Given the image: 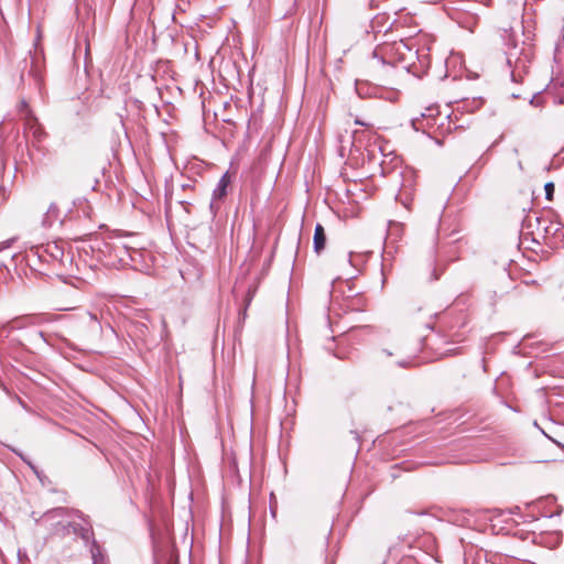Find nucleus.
I'll return each instance as SVG.
<instances>
[{
	"mask_svg": "<svg viewBox=\"0 0 564 564\" xmlns=\"http://www.w3.org/2000/svg\"><path fill=\"white\" fill-rule=\"evenodd\" d=\"M70 533L80 536L83 540L88 541L93 535L90 528L77 523L70 519Z\"/></svg>",
	"mask_w": 564,
	"mask_h": 564,
	"instance_id": "nucleus-8",
	"label": "nucleus"
},
{
	"mask_svg": "<svg viewBox=\"0 0 564 564\" xmlns=\"http://www.w3.org/2000/svg\"><path fill=\"white\" fill-rule=\"evenodd\" d=\"M10 247V241L7 240V241H3L0 243V251L6 249V248H9Z\"/></svg>",
	"mask_w": 564,
	"mask_h": 564,
	"instance_id": "nucleus-19",
	"label": "nucleus"
},
{
	"mask_svg": "<svg viewBox=\"0 0 564 564\" xmlns=\"http://www.w3.org/2000/svg\"><path fill=\"white\" fill-rule=\"evenodd\" d=\"M25 127L30 130L36 142H41L46 137V132L34 116H30V119L25 122Z\"/></svg>",
	"mask_w": 564,
	"mask_h": 564,
	"instance_id": "nucleus-5",
	"label": "nucleus"
},
{
	"mask_svg": "<svg viewBox=\"0 0 564 564\" xmlns=\"http://www.w3.org/2000/svg\"><path fill=\"white\" fill-rule=\"evenodd\" d=\"M494 558H491V561L495 563V564H509L511 558L509 556H494Z\"/></svg>",
	"mask_w": 564,
	"mask_h": 564,
	"instance_id": "nucleus-16",
	"label": "nucleus"
},
{
	"mask_svg": "<svg viewBox=\"0 0 564 564\" xmlns=\"http://www.w3.org/2000/svg\"><path fill=\"white\" fill-rule=\"evenodd\" d=\"M355 122H356L357 124H361V126H369L368 123H365V122H362V121H360V120H358V119H357Z\"/></svg>",
	"mask_w": 564,
	"mask_h": 564,
	"instance_id": "nucleus-21",
	"label": "nucleus"
},
{
	"mask_svg": "<svg viewBox=\"0 0 564 564\" xmlns=\"http://www.w3.org/2000/svg\"><path fill=\"white\" fill-rule=\"evenodd\" d=\"M19 111L21 113H24L23 119L25 120V122H28V119H30V116H33L31 110L29 109V106L25 100H21L20 106H19Z\"/></svg>",
	"mask_w": 564,
	"mask_h": 564,
	"instance_id": "nucleus-14",
	"label": "nucleus"
},
{
	"mask_svg": "<svg viewBox=\"0 0 564 564\" xmlns=\"http://www.w3.org/2000/svg\"><path fill=\"white\" fill-rule=\"evenodd\" d=\"M545 189V197L546 199L551 200L554 193V184L553 183H546L544 186Z\"/></svg>",
	"mask_w": 564,
	"mask_h": 564,
	"instance_id": "nucleus-15",
	"label": "nucleus"
},
{
	"mask_svg": "<svg viewBox=\"0 0 564 564\" xmlns=\"http://www.w3.org/2000/svg\"><path fill=\"white\" fill-rule=\"evenodd\" d=\"M401 202H402V204H403L406 208H410V203H409L408 198H406L405 200H402V199H401Z\"/></svg>",
	"mask_w": 564,
	"mask_h": 564,
	"instance_id": "nucleus-20",
	"label": "nucleus"
},
{
	"mask_svg": "<svg viewBox=\"0 0 564 564\" xmlns=\"http://www.w3.org/2000/svg\"><path fill=\"white\" fill-rule=\"evenodd\" d=\"M230 184V176L228 173H225L217 183L216 188L213 192V198L210 203V208H218V202L223 200L227 195V188Z\"/></svg>",
	"mask_w": 564,
	"mask_h": 564,
	"instance_id": "nucleus-3",
	"label": "nucleus"
},
{
	"mask_svg": "<svg viewBox=\"0 0 564 564\" xmlns=\"http://www.w3.org/2000/svg\"><path fill=\"white\" fill-rule=\"evenodd\" d=\"M314 251L319 254L326 245V234L324 227L319 224L316 225L313 237Z\"/></svg>",
	"mask_w": 564,
	"mask_h": 564,
	"instance_id": "nucleus-6",
	"label": "nucleus"
},
{
	"mask_svg": "<svg viewBox=\"0 0 564 564\" xmlns=\"http://www.w3.org/2000/svg\"><path fill=\"white\" fill-rule=\"evenodd\" d=\"M70 533L80 536L83 540L88 541L93 535L90 528L77 523L70 519Z\"/></svg>",
	"mask_w": 564,
	"mask_h": 564,
	"instance_id": "nucleus-7",
	"label": "nucleus"
},
{
	"mask_svg": "<svg viewBox=\"0 0 564 564\" xmlns=\"http://www.w3.org/2000/svg\"><path fill=\"white\" fill-rule=\"evenodd\" d=\"M107 248L109 249L110 253L113 252L115 257L118 259V262L121 264L128 263L127 258L131 259L129 254V247L121 241L109 243L107 245Z\"/></svg>",
	"mask_w": 564,
	"mask_h": 564,
	"instance_id": "nucleus-4",
	"label": "nucleus"
},
{
	"mask_svg": "<svg viewBox=\"0 0 564 564\" xmlns=\"http://www.w3.org/2000/svg\"><path fill=\"white\" fill-rule=\"evenodd\" d=\"M70 533L80 536L83 540L88 541L93 535L90 528L77 523L70 519Z\"/></svg>",
	"mask_w": 564,
	"mask_h": 564,
	"instance_id": "nucleus-10",
	"label": "nucleus"
},
{
	"mask_svg": "<svg viewBox=\"0 0 564 564\" xmlns=\"http://www.w3.org/2000/svg\"><path fill=\"white\" fill-rule=\"evenodd\" d=\"M70 533L80 536L83 540L88 541L93 535L90 528L77 523L70 519Z\"/></svg>",
	"mask_w": 564,
	"mask_h": 564,
	"instance_id": "nucleus-9",
	"label": "nucleus"
},
{
	"mask_svg": "<svg viewBox=\"0 0 564 564\" xmlns=\"http://www.w3.org/2000/svg\"><path fill=\"white\" fill-rule=\"evenodd\" d=\"M482 99L481 98H473L471 100L465 99L460 102V106L458 109H463L469 112H473L477 109H479L482 106Z\"/></svg>",
	"mask_w": 564,
	"mask_h": 564,
	"instance_id": "nucleus-11",
	"label": "nucleus"
},
{
	"mask_svg": "<svg viewBox=\"0 0 564 564\" xmlns=\"http://www.w3.org/2000/svg\"><path fill=\"white\" fill-rule=\"evenodd\" d=\"M253 294H254V289L252 290L251 288H249L248 293H247V299H246V306H248L250 304Z\"/></svg>",
	"mask_w": 564,
	"mask_h": 564,
	"instance_id": "nucleus-17",
	"label": "nucleus"
},
{
	"mask_svg": "<svg viewBox=\"0 0 564 564\" xmlns=\"http://www.w3.org/2000/svg\"><path fill=\"white\" fill-rule=\"evenodd\" d=\"M58 208L55 204H52L44 217L43 224L45 226H51L58 218Z\"/></svg>",
	"mask_w": 564,
	"mask_h": 564,
	"instance_id": "nucleus-12",
	"label": "nucleus"
},
{
	"mask_svg": "<svg viewBox=\"0 0 564 564\" xmlns=\"http://www.w3.org/2000/svg\"><path fill=\"white\" fill-rule=\"evenodd\" d=\"M17 319L12 321V322H8V323H4V324H0V337L1 336H8L9 333L14 329V328H20L22 327L21 325H13V323H15Z\"/></svg>",
	"mask_w": 564,
	"mask_h": 564,
	"instance_id": "nucleus-13",
	"label": "nucleus"
},
{
	"mask_svg": "<svg viewBox=\"0 0 564 564\" xmlns=\"http://www.w3.org/2000/svg\"><path fill=\"white\" fill-rule=\"evenodd\" d=\"M375 55H380L383 63L391 65H403L409 68L417 58V50H415L411 40L393 41L392 43H383L375 51Z\"/></svg>",
	"mask_w": 564,
	"mask_h": 564,
	"instance_id": "nucleus-1",
	"label": "nucleus"
},
{
	"mask_svg": "<svg viewBox=\"0 0 564 564\" xmlns=\"http://www.w3.org/2000/svg\"><path fill=\"white\" fill-rule=\"evenodd\" d=\"M28 464L31 466V468L37 474V471L35 470V466H33L31 463L28 462Z\"/></svg>",
	"mask_w": 564,
	"mask_h": 564,
	"instance_id": "nucleus-23",
	"label": "nucleus"
},
{
	"mask_svg": "<svg viewBox=\"0 0 564 564\" xmlns=\"http://www.w3.org/2000/svg\"><path fill=\"white\" fill-rule=\"evenodd\" d=\"M82 517L80 512L64 507L51 509L37 520L50 530L52 536L65 538L70 534V519Z\"/></svg>",
	"mask_w": 564,
	"mask_h": 564,
	"instance_id": "nucleus-2",
	"label": "nucleus"
},
{
	"mask_svg": "<svg viewBox=\"0 0 564 564\" xmlns=\"http://www.w3.org/2000/svg\"><path fill=\"white\" fill-rule=\"evenodd\" d=\"M48 249L51 250L52 254L57 258V253H61L62 254V251L59 250V248L54 245L53 247L48 246Z\"/></svg>",
	"mask_w": 564,
	"mask_h": 564,
	"instance_id": "nucleus-18",
	"label": "nucleus"
},
{
	"mask_svg": "<svg viewBox=\"0 0 564 564\" xmlns=\"http://www.w3.org/2000/svg\"><path fill=\"white\" fill-rule=\"evenodd\" d=\"M406 191V185H402V189H401V193H400V196L403 195Z\"/></svg>",
	"mask_w": 564,
	"mask_h": 564,
	"instance_id": "nucleus-22",
	"label": "nucleus"
}]
</instances>
